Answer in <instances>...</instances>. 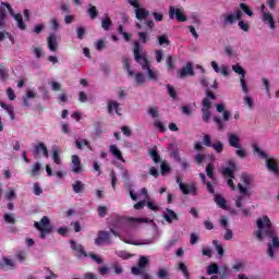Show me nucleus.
<instances>
[{
	"label": "nucleus",
	"instance_id": "23",
	"mask_svg": "<svg viewBox=\"0 0 279 279\" xmlns=\"http://www.w3.org/2000/svg\"><path fill=\"white\" fill-rule=\"evenodd\" d=\"M135 17L137 21H145L149 17V11L145 8L135 9Z\"/></svg>",
	"mask_w": 279,
	"mask_h": 279
},
{
	"label": "nucleus",
	"instance_id": "47",
	"mask_svg": "<svg viewBox=\"0 0 279 279\" xmlns=\"http://www.w3.org/2000/svg\"><path fill=\"white\" fill-rule=\"evenodd\" d=\"M157 277L159 279H167L169 278V271L166 268H159L157 271Z\"/></svg>",
	"mask_w": 279,
	"mask_h": 279
},
{
	"label": "nucleus",
	"instance_id": "15",
	"mask_svg": "<svg viewBox=\"0 0 279 279\" xmlns=\"http://www.w3.org/2000/svg\"><path fill=\"white\" fill-rule=\"evenodd\" d=\"M34 156H44V158H49V149H47V145L45 143L39 142L34 146L33 150Z\"/></svg>",
	"mask_w": 279,
	"mask_h": 279
},
{
	"label": "nucleus",
	"instance_id": "34",
	"mask_svg": "<svg viewBox=\"0 0 279 279\" xmlns=\"http://www.w3.org/2000/svg\"><path fill=\"white\" fill-rule=\"evenodd\" d=\"M178 269L183 274V278L191 279V274L189 272V268L186 267V264L180 263L178 266Z\"/></svg>",
	"mask_w": 279,
	"mask_h": 279
},
{
	"label": "nucleus",
	"instance_id": "62",
	"mask_svg": "<svg viewBox=\"0 0 279 279\" xmlns=\"http://www.w3.org/2000/svg\"><path fill=\"white\" fill-rule=\"evenodd\" d=\"M203 143L205 147H213V140L210 138V135L208 134L204 135Z\"/></svg>",
	"mask_w": 279,
	"mask_h": 279
},
{
	"label": "nucleus",
	"instance_id": "16",
	"mask_svg": "<svg viewBox=\"0 0 279 279\" xmlns=\"http://www.w3.org/2000/svg\"><path fill=\"white\" fill-rule=\"evenodd\" d=\"M234 171H236V163H234L232 160H229L228 167L222 168L221 173L225 178L234 179Z\"/></svg>",
	"mask_w": 279,
	"mask_h": 279
},
{
	"label": "nucleus",
	"instance_id": "44",
	"mask_svg": "<svg viewBox=\"0 0 279 279\" xmlns=\"http://www.w3.org/2000/svg\"><path fill=\"white\" fill-rule=\"evenodd\" d=\"M4 197L5 199H8V202H12V199H16V191L10 187L9 192L5 193Z\"/></svg>",
	"mask_w": 279,
	"mask_h": 279
},
{
	"label": "nucleus",
	"instance_id": "2",
	"mask_svg": "<svg viewBox=\"0 0 279 279\" xmlns=\"http://www.w3.org/2000/svg\"><path fill=\"white\" fill-rule=\"evenodd\" d=\"M5 8L9 11V14H11L16 21L19 29H27V25L23 21V15L21 13H14V9H12V5H10L8 2H2L0 5V28L5 27V19L8 16V11Z\"/></svg>",
	"mask_w": 279,
	"mask_h": 279
},
{
	"label": "nucleus",
	"instance_id": "19",
	"mask_svg": "<svg viewBox=\"0 0 279 279\" xmlns=\"http://www.w3.org/2000/svg\"><path fill=\"white\" fill-rule=\"evenodd\" d=\"M48 49L50 51H58V35L51 33L47 38Z\"/></svg>",
	"mask_w": 279,
	"mask_h": 279
},
{
	"label": "nucleus",
	"instance_id": "26",
	"mask_svg": "<svg viewBox=\"0 0 279 279\" xmlns=\"http://www.w3.org/2000/svg\"><path fill=\"white\" fill-rule=\"evenodd\" d=\"M110 153L112 154V156H114V158H117L121 162H125V159H123V153L120 151L117 145L110 146Z\"/></svg>",
	"mask_w": 279,
	"mask_h": 279
},
{
	"label": "nucleus",
	"instance_id": "32",
	"mask_svg": "<svg viewBox=\"0 0 279 279\" xmlns=\"http://www.w3.org/2000/svg\"><path fill=\"white\" fill-rule=\"evenodd\" d=\"M122 63H123L125 71L128 72L129 77H134V71L132 70V66L130 65V59L124 58L122 60Z\"/></svg>",
	"mask_w": 279,
	"mask_h": 279
},
{
	"label": "nucleus",
	"instance_id": "4",
	"mask_svg": "<svg viewBox=\"0 0 279 279\" xmlns=\"http://www.w3.org/2000/svg\"><path fill=\"white\" fill-rule=\"evenodd\" d=\"M34 226L36 230L39 232V239H47L49 234L53 232V226H51V219L49 217L44 216L40 221H35Z\"/></svg>",
	"mask_w": 279,
	"mask_h": 279
},
{
	"label": "nucleus",
	"instance_id": "29",
	"mask_svg": "<svg viewBox=\"0 0 279 279\" xmlns=\"http://www.w3.org/2000/svg\"><path fill=\"white\" fill-rule=\"evenodd\" d=\"M112 108H113L114 112L119 117H121V111L119 110V102H117V101H109L108 102V112H109V114H112Z\"/></svg>",
	"mask_w": 279,
	"mask_h": 279
},
{
	"label": "nucleus",
	"instance_id": "63",
	"mask_svg": "<svg viewBox=\"0 0 279 279\" xmlns=\"http://www.w3.org/2000/svg\"><path fill=\"white\" fill-rule=\"evenodd\" d=\"M238 21H239L238 25L240 29H242L243 32H250V24L244 23L243 20H238Z\"/></svg>",
	"mask_w": 279,
	"mask_h": 279
},
{
	"label": "nucleus",
	"instance_id": "14",
	"mask_svg": "<svg viewBox=\"0 0 279 279\" xmlns=\"http://www.w3.org/2000/svg\"><path fill=\"white\" fill-rule=\"evenodd\" d=\"M238 189L242 196H239L236 198L235 207L242 208L243 207V197H245V196L250 197V191L245 186H243V184H241V183H238Z\"/></svg>",
	"mask_w": 279,
	"mask_h": 279
},
{
	"label": "nucleus",
	"instance_id": "12",
	"mask_svg": "<svg viewBox=\"0 0 279 279\" xmlns=\"http://www.w3.org/2000/svg\"><path fill=\"white\" fill-rule=\"evenodd\" d=\"M177 75L180 80H184V77H193L195 75V70H193V63L187 62L185 66L181 68L178 72Z\"/></svg>",
	"mask_w": 279,
	"mask_h": 279
},
{
	"label": "nucleus",
	"instance_id": "58",
	"mask_svg": "<svg viewBox=\"0 0 279 279\" xmlns=\"http://www.w3.org/2000/svg\"><path fill=\"white\" fill-rule=\"evenodd\" d=\"M4 221L7 223H12V225L16 223V219L14 218V214H5L4 215Z\"/></svg>",
	"mask_w": 279,
	"mask_h": 279
},
{
	"label": "nucleus",
	"instance_id": "60",
	"mask_svg": "<svg viewBox=\"0 0 279 279\" xmlns=\"http://www.w3.org/2000/svg\"><path fill=\"white\" fill-rule=\"evenodd\" d=\"M7 77H9L8 69H5V66L1 65L0 66V78L2 80V82H5Z\"/></svg>",
	"mask_w": 279,
	"mask_h": 279
},
{
	"label": "nucleus",
	"instance_id": "53",
	"mask_svg": "<svg viewBox=\"0 0 279 279\" xmlns=\"http://www.w3.org/2000/svg\"><path fill=\"white\" fill-rule=\"evenodd\" d=\"M15 258H17V260H20V263H25V259L27 258V253H25V251H19L15 254Z\"/></svg>",
	"mask_w": 279,
	"mask_h": 279
},
{
	"label": "nucleus",
	"instance_id": "50",
	"mask_svg": "<svg viewBox=\"0 0 279 279\" xmlns=\"http://www.w3.org/2000/svg\"><path fill=\"white\" fill-rule=\"evenodd\" d=\"M135 82L137 86H141V84H145V74L144 73H136L135 74Z\"/></svg>",
	"mask_w": 279,
	"mask_h": 279
},
{
	"label": "nucleus",
	"instance_id": "31",
	"mask_svg": "<svg viewBox=\"0 0 279 279\" xmlns=\"http://www.w3.org/2000/svg\"><path fill=\"white\" fill-rule=\"evenodd\" d=\"M264 22L269 24L270 29L276 28V22H274V15L271 13H264Z\"/></svg>",
	"mask_w": 279,
	"mask_h": 279
},
{
	"label": "nucleus",
	"instance_id": "48",
	"mask_svg": "<svg viewBox=\"0 0 279 279\" xmlns=\"http://www.w3.org/2000/svg\"><path fill=\"white\" fill-rule=\"evenodd\" d=\"M168 88V95L172 98V99H178V93L175 92V88L173 87V85L168 84L167 85Z\"/></svg>",
	"mask_w": 279,
	"mask_h": 279
},
{
	"label": "nucleus",
	"instance_id": "1",
	"mask_svg": "<svg viewBox=\"0 0 279 279\" xmlns=\"http://www.w3.org/2000/svg\"><path fill=\"white\" fill-rule=\"evenodd\" d=\"M255 236L259 241H265L266 239H271V242L268 243L266 252L269 258H275L276 251L279 250V238L276 233V228L269 219V216H263V218L257 219V230L255 231Z\"/></svg>",
	"mask_w": 279,
	"mask_h": 279
},
{
	"label": "nucleus",
	"instance_id": "18",
	"mask_svg": "<svg viewBox=\"0 0 279 279\" xmlns=\"http://www.w3.org/2000/svg\"><path fill=\"white\" fill-rule=\"evenodd\" d=\"M163 219L167 221V223H173V221H180V217H178V214L173 211V209L166 208L163 211Z\"/></svg>",
	"mask_w": 279,
	"mask_h": 279
},
{
	"label": "nucleus",
	"instance_id": "24",
	"mask_svg": "<svg viewBox=\"0 0 279 279\" xmlns=\"http://www.w3.org/2000/svg\"><path fill=\"white\" fill-rule=\"evenodd\" d=\"M215 203L217 204V206H219V208H222V210L228 209V202L223 196H221V194L215 195Z\"/></svg>",
	"mask_w": 279,
	"mask_h": 279
},
{
	"label": "nucleus",
	"instance_id": "21",
	"mask_svg": "<svg viewBox=\"0 0 279 279\" xmlns=\"http://www.w3.org/2000/svg\"><path fill=\"white\" fill-rule=\"evenodd\" d=\"M228 141L230 147H234V149H241V138L235 133H230L228 135Z\"/></svg>",
	"mask_w": 279,
	"mask_h": 279
},
{
	"label": "nucleus",
	"instance_id": "51",
	"mask_svg": "<svg viewBox=\"0 0 279 279\" xmlns=\"http://www.w3.org/2000/svg\"><path fill=\"white\" fill-rule=\"evenodd\" d=\"M203 121L208 123L210 121V109L202 108Z\"/></svg>",
	"mask_w": 279,
	"mask_h": 279
},
{
	"label": "nucleus",
	"instance_id": "36",
	"mask_svg": "<svg viewBox=\"0 0 279 279\" xmlns=\"http://www.w3.org/2000/svg\"><path fill=\"white\" fill-rule=\"evenodd\" d=\"M205 171L207 178H209L210 180L215 178V166L213 163H208L205 168Z\"/></svg>",
	"mask_w": 279,
	"mask_h": 279
},
{
	"label": "nucleus",
	"instance_id": "3",
	"mask_svg": "<svg viewBox=\"0 0 279 279\" xmlns=\"http://www.w3.org/2000/svg\"><path fill=\"white\" fill-rule=\"evenodd\" d=\"M133 53L135 62L141 64L143 71H148V80H158V76H156V72L151 70V65L149 64V60H147V57H145V54H141V44L138 41L134 43Z\"/></svg>",
	"mask_w": 279,
	"mask_h": 279
},
{
	"label": "nucleus",
	"instance_id": "38",
	"mask_svg": "<svg viewBox=\"0 0 279 279\" xmlns=\"http://www.w3.org/2000/svg\"><path fill=\"white\" fill-rule=\"evenodd\" d=\"M72 189L74 193H82L84 191L85 185L82 183V181H75L74 184L72 185Z\"/></svg>",
	"mask_w": 279,
	"mask_h": 279
},
{
	"label": "nucleus",
	"instance_id": "39",
	"mask_svg": "<svg viewBox=\"0 0 279 279\" xmlns=\"http://www.w3.org/2000/svg\"><path fill=\"white\" fill-rule=\"evenodd\" d=\"M149 156L150 158H153L154 162H156L157 165L158 162H160V154H158V149L151 148L149 150Z\"/></svg>",
	"mask_w": 279,
	"mask_h": 279
},
{
	"label": "nucleus",
	"instance_id": "57",
	"mask_svg": "<svg viewBox=\"0 0 279 279\" xmlns=\"http://www.w3.org/2000/svg\"><path fill=\"white\" fill-rule=\"evenodd\" d=\"M213 245H216V250H217L219 256H223V254H225L223 245L219 244V242L217 240L213 241Z\"/></svg>",
	"mask_w": 279,
	"mask_h": 279
},
{
	"label": "nucleus",
	"instance_id": "59",
	"mask_svg": "<svg viewBox=\"0 0 279 279\" xmlns=\"http://www.w3.org/2000/svg\"><path fill=\"white\" fill-rule=\"evenodd\" d=\"M50 25H51V29L53 32H58V29H60V22H58V19L53 17L51 21H50Z\"/></svg>",
	"mask_w": 279,
	"mask_h": 279
},
{
	"label": "nucleus",
	"instance_id": "40",
	"mask_svg": "<svg viewBox=\"0 0 279 279\" xmlns=\"http://www.w3.org/2000/svg\"><path fill=\"white\" fill-rule=\"evenodd\" d=\"M240 9L242 10V12H244V14H246L247 16H254V12L252 11V9H250V7L246 3H240Z\"/></svg>",
	"mask_w": 279,
	"mask_h": 279
},
{
	"label": "nucleus",
	"instance_id": "17",
	"mask_svg": "<svg viewBox=\"0 0 279 279\" xmlns=\"http://www.w3.org/2000/svg\"><path fill=\"white\" fill-rule=\"evenodd\" d=\"M266 167L270 173L279 175V162L274 158H266Z\"/></svg>",
	"mask_w": 279,
	"mask_h": 279
},
{
	"label": "nucleus",
	"instance_id": "42",
	"mask_svg": "<svg viewBox=\"0 0 279 279\" xmlns=\"http://www.w3.org/2000/svg\"><path fill=\"white\" fill-rule=\"evenodd\" d=\"M214 122L216 123L218 130H226V123H223V119L220 117L215 116Z\"/></svg>",
	"mask_w": 279,
	"mask_h": 279
},
{
	"label": "nucleus",
	"instance_id": "52",
	"mask_svg": "<svg viewBox=\"0 0 279 279\" xmlns=\"http://www.w3.org/2000/svg\"><path fill=\"white\" fill-rule=\"evenodd\" d=\"M166 64L168 66V71H173V69H175V64L173 63V57L172 56H168L166 58Z\"/></svg>",
	"mask_w": 279,
	"mask_h": 279
},
{
	"label": "nucleus",
	"instance_id": "25",
	"mask_svg": "<svg viewBox=\"0 0 279 279\" xmlns=\"http://www.w3.org/2000/svg\"><path fill=\"white\" fill-rule=\"evenodd\" d=\"M101 27L105 29V32L110 31V27H112V20L108 15V13H105L102 20H101Z\"/></svg>",
	"mask_w": 279,
	"mask_h": 279
},
{
	"label": "nucleus",
	"instance_id": "46",
	"mask_svg": "<svg viewBox=\"0 0 279 279\" xmlns=\"http://www.w3.org/2000/svg\"><path fill=\"white\" fill-rule=\"evenodd\" d=\"M60 10L64 14H71V4H69L68 2L61 1Z\"/></svg>",
	"mask_w": 279,
	"mask_h": 279
},
{
	"label": "nucleus",
	"instance_id": "5",
	"mask_svg": "<svg viewBox=\"0 0 279 279\" xmlns=\"http://www.w3.org/2000/svg\"><path fill=\"white\" fill-rule=\"evenodd\" d=\"M123 223H130L131 226L134 223H149V219L147 218H134V217H123L116 215L113 217V227L119 228V226H123Z\"/></svg>",
	"mask_w": 279,
	"mask_h": 279
},
{
	"label": "nucleus",
	"instance_id": "37",
	"mask_svg": "<svg viewBox=\"0 0 279 279\" xmlns=\"http://www.w3.org/2000/svg\"><path fill=\"white\" fill-rule=\"evenodd\" d=\"M215 274H219V265L210 264L207 267V276H214Z\"/></svg>",
	"mask_w": 279,
	"mask_h": 279
},
{
	"label": "nucleus",
	"instance_id": "9",
	"mask_svg": "<svg viewBox=\"0 0 279 279\" xmlns=\"http://www.w3.org/2000/svg\"><path fill=\"white\" fill-rule=\"evenodd\" d=\"M94 241H95V245H98V246L110 245V243H112V240L110 239V231H104V230L98 231L97 238Z\"/></svg>",
	"mask_w": 279,
	"mask_h": 279
},
{
	"label": "nucleus",
	"instance_id": "45",
	"mask_svg": "<svg viewBox=\"0 0 279 279\" xmlns=\"http://www.w3.org/2000/svg\"><path fill=\"white\" fill-rule=\"evenodd\" d=\"M253 151L257 154L259 158H263V159L267 158V153L263 151L260 147H258V145L256 144L253 145Z\"/></svg>",
	"mask_w": 279,
	"mask_h": 279
},
{
	"label": "nucleus",
	"instance_id": "56",
	"mask_svg": "<svg viewBox=\"0 0 279 279\" xmlns=\"http://www.w3.org/2000/svg\"><path fill=\"white\" fill-rule=\"evenodd\" d=\"M161 175H166V173H169L171 171V167L166 161L161 162Z\"/></svg>",
	"mask_w": 279,
	"mask_h": 279
},
{
	"label": "nucleus",
	"instance_id": "27",
	"mask_svg": "<svg viewBox=\"0 0 279 279\" xmlns=\"http://www.w3.org/2000/svg\"><path fill=\"white\" fill-rule=\"evenodd\" d=\"M52 160L54 165H62V159L60 158V147H52Z\"/></svg>",
	"mask_w": 279,
	"mask_h": 279
},
{
	"label": "nucleus",
	"instance_id": "55",
	"mask_svg": "<svg viewBox=\"0 0 279 279\" xmlns=\"http://www.w3.org/2000/svg\"><path fill=\"white\" fill-rule=\"evenodd\" d=\"M118 256H119V258H122L123 260H128V259L132 258V256H134V255L128 253V251H120V252H118Z\"/></svg>",
	"mask_w": 279,
	"mask_h": 279
},
{
	"label": "nucleus",
	"instance_id": "11",
	"mask_svg": "<svg viewBox=\"0 0 279 279\" xmlns=\"http://www.w3.org/2000/svg\"><path fill=\"white\" fill-rule=\"evenodd\" d=\"M234 73H238V75H241L240 77V84L242 86L243 93L247 95L250 93V89L247 88V83L245 82V70L239 64L232 66Z\"/></svg>",
	"mask_w": 279,
	"mask_h": 279
},
{
	"label": "nucleus",
	"instance_id": "35",
	"mask_svg": "<svg viewBox=\"0 0 279 279\" xmlns=\"http://www.w3.org/2000/svg\"><path fill=\"white\" fill-rule=\"evenodd\" d=\"M147 114H149V117H151L153 119H158V117H160V110L158 109V107L153 106L148 108Z\"/></svg>",
	"mask_w": 279,
	"mask_h": 279
},
{
	"label": "nucleus",
	"instance_id": "49",
	"mask_svg": "<svg viewBox=\"0 0 279 279\" xmlns=\"http://www.w3.org/2000/svg\"><path fill=\"white\" fill-rule=\"evenodd\" d=\"M41 167L43 166L40 165V162H36L31 169V175H33V178L38 175V172L40 171Z\"/></svg>",
	"mask_w": 279,
	"mask_h": 279
},
{
	"label": "nucleus",
	"instance_id": "41",
	"mask_svg": "<svg viewBox=\"0 0 279 279\" xmlns=\"http://www.w3.org/2000/svg\"><path fill=\"white\" fill-rule=\"evenodd\" d=\"M87 256L94 260L97 265H101L104 263V258L101 256L94 254V253H87Z\"/></svg>",
	"mask_w": 279,
	"mask_h": 279
},
{
	"label": "nucleus",
	"instance_id": "22",
	"mask_svg": "<svg viewBox=\"0 0 279 279\" xmlns=\"http://www.w3.org/2000/svg\"><path fill=\"white\" fill-rule=\"evenodd\" d=\"M217 112H222V121H230L231 113L230 111L226 110L225 104H218L216 105Z\"/></svg>",
	"mask_w": 279,
	"mask_h": 279
},
{
	"label": "nucleus",
	"instance_id": "20",
	"mask_svg": "<svg viewBox=\"0 0 279 279\" xmlns=\"http://www.w3.org/2000/svg\"><path fill=\"white\" fill-rule=\"evenodd\" d=\"M82 160L80 159V156L73 155L72 156V171L73 173L80 174L82 173Z\"/></svg>",
	"mask_w": 279,
	"mask_h": 279
},
{
	"label": "nucleus",
	"instance_id": "8",
	"mask_svg": "<svg viewBox=\"0 0 279 279\" xmlns=\"http://www.w3.org/2000/svg\"><path fill=\"white\" fill-rule=\"evenodd\" d=\"M222 19L225 20V25H234L236 21L243 19V11L236 10L234 13L222 14Z\"/></svg>",
	"mask_w": 279,
	"mask_h": 279
},
{
	"label": "nucleus",
	"instance_id": "13",
	"mask_svg": "<svg viewBox=\"0 0 279 279\" xmlns=\"http://www.w3.org/2000/svg\"><path fill=\"white\" fill-rule=\"evenodd\" d=\"M71 250L73 252H76L77 258H86L88 257V253H86V250L82 244H77L74 240H70Z\"/></svg>",
	"mask_w": 279,
	"mask_h": 279
},
{
	"label": "nucleus",
	"instance_id": "54",
	"mask_svg": "<svg viewBox=\"0 0 279 279\" xmlns=\"http://www.w3.org/2000/svg\"><path fill=\"white\" fill-rule=\"evenodd\" d=\"M213 149H215V151L217 154H221L223 151V143L221 142H217L216 144H211Z\"/></svg>",
	"mask_w": 279,
	"mask_h": 279
},
{
	"label": "nucleus",
	"instance_id": "43",
	"mask_svg": "<svg viewBox=\"0 0 279 279\" xmlns=\"http://www.w3.org/2000/svg\"><path fill=\"white\" fill-rule=\"evenodd\" d=\"M158 43L160 47H165V45H171V40H169V37H167V35H160L158 37Z\"/></svg>",
	"mask_w": 279,
	"mask_h": 279
},
{
	"label": "nucleus",
	"instance_id": "6",
	"mask_svg": "<svg viewBox=\"0 0 279 279\" xmlns=\"http://www.w3.org/2000/svg\"><path fill=\"white\" fill-rule=\"evenodd\" d=\"M168 14L171 21H173V19H175L178 23H186L187 21V17L184 14V10H182V8L171 5L169 7Z\"/></svg>",
	"mask_w": 279,
	"mask_h": 279
},
{
	"label": "nucleus",
	"instance_id": "7",
	"mask_svg": "<svg viewBox=\"0 0 279 279\" xmlns=\"http://www.w3.org/2000/svg\"><path fill=\"white\" fill-rule=\"evenodd\" d=\"M177 184H179L180 191L183 193V195H197V186L195 184H184L182 182V177L177 175Z\"/></svg>",
	"mask_w": 279,
	"mask_h": 279
},
{
	"label": "nucleus",
	"instance_id": "10",
	"mask_svg": "<svg viewBox=\"0 0 279 279\" xmlns=\"http://www.w3.org/2000/svg\"><path fill=\"white\" fill-rule=\"evenodd\" d=\"M147 265H149V259L147 258V256H141L137 266H133L131 268L133 276H141Z\"/></svg>",
	"mask_w": 279,
	"mask_h": 279
},
{
	"label": "nucleus",
	"instance_id": "28",
	"mask_svg": "<svg viewBox=\"0 0 279 279\" xmlns=\"http://www.w3.org/2000/svg\"><path fill=\"white\" fill-rule=\"evenodd\" d=\"M87 14L92 19V21H95V19L99 16V11L97 10V7L88 4Z\"/></svg>",
	"mask_w": 279,
	"mask_h": 279
},
{
	"label": "nucleus",
	"instance_id": "30",
	"mask_svg": "<svg viewBox=\"0 0 279 279\" xmlns=\"http://www.w3.org/2000/svg\"><path fill=\"white\" fill-rule=\"evenodd\" d=\"M84 146L87 148V149H92L90 147V142H88V140H76L75 141V147L76 149H84Z\"/></svg>",
	"mask_w": 279,
	"mask_h": 279
},
{
	"label": "nucleus",
	"instance_id": "61",
	"mask_svg": "<svg viewBox=\"0 0 279 279\" xmlns=\"http://www.w3.org/2000/svg\"><path fill=\"white\" fill-rule=\"evenodd\" d=\"M33 193L34 195H37V196L43 195V187H40V184L34 183Z\"/></svg>",
	"mask_w": 279,
	"mask_h": 279
},
{
	"label": "nucleus",
	"instance_id": "33",
	"mask_svg": "<svg viewBox=\"0 0 279 279\" xmlns=\"http://www.w3.org/2000/svg\"><path fill=\"white\" fill-rule=\"evenodd\" d=\"M253 180L252 175L246 172L241 174V182H243L245 186H252Z\"/></svg>",
	"mask_w": 279,
	"mask_h": 279
},
{
	"label": "nucleus",
	"instance_id": "64",
	"mask_svg": "<svg viewBox=\"0 0 279 279\" xmlns=\"http://www.w3.org/2000/svg\"><path fill=\"white\" fill-rule=\"evenodd\" d=\"M98 215L99 217L104 218L108 215V207L106 206H99L98 207Z\"/></svg>",
	"mask_w": 279,
	"mask_h": 279
}]
</instances>
